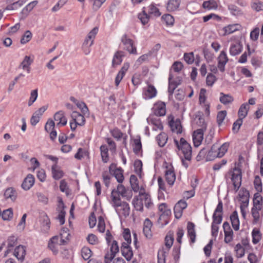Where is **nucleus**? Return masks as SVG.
<instances>
[{
  "label": "nucleus",
  "instance_id": "a18cd8bd",
  "mask_svg": "<svg viewBox=\"0 0 263 263\" xmlns=\"http://www.w3.org/2000/svg\"><path fill=\"white\" fill-rule=\"evenodd\" d=\"M220 97V101L223 104H227L231 103L233 101V97L229 95H224L223 93L221 92Z\"/></svg>",
  "mask_w": 263,
  "mask_h": 263
},
{
  "label": "nucleus",
  "instance_id": "4d7b16f0",
  "mask_svg": "<svg viewBox=\"0 0 263 263\" xmlns=\"http://www.w3.org/2000/svg\"><path fill=\"white\" fill-rule=\"evenodd\" d=\"M98 230L101 233H104L105 230V223L104 218L100 216L98 218Z\"/></svg>",
  "mask_w": 263,
  "mask_h": 263
},
{
  "label": "nucleus",
  "instance_id": "8fccbe9b",
  "mask_svg": "<svg viewBox=\"0 0 263 263\" xmlns=\"http://www.w3.org/2000/svg\"><path fill=\"white\" fill-rule=\"evenodd\" d=\"M235 251L237 258L242 257L245 255V249L240 243H238L236 245Z\"/></svg>",
  "mask_w": 263,
  "mask_h": 263
},
{
  "label": "nucleus",
  "instance_id": "ddd939ff",
  "mask_svg": "<svg viewBox=\"0 0 263 263\" xmlns=\"http://www.w3.org/2000/svg\"><path fill=\"white\" fill-rule=\"evenodd\" d=\"M34 181V176L32 174H29L24 179L22 187L24 190H29L33 185Z\"/></svg>",
  "mask_w": 263,
  "mask_h": 263
},
{
  "label": "nucleus",
  "instance_id": "ea45409f",
  "mask_svg": "<svg viewBox=\"0 0 263 263\" xmlns=\"http://www.w3.org/2000/svg\"><path fill=\"white\" fill-rule=\"evenodd\" d=\"M228 7L231 13L233 15H240L243 14L242 11L235 5H229Z\"/></svg>",
  "mask_w": 263,
  "mask_h": 263
},
{
  "label": "nucleus",
  "instance_id": "72a5a7b5",
  "mask_svg": "<svg viewBox=\"0 0 263 263\" xmlns=\"http://www.w3.org/2000/svg\"><path fill=\"white\" fill-rule=\"evenodd\" d=\"M156 140L158 145L160 147H163L167 142V136L165 133H161L157 136Z\"/></svg>",
  "mask_w": 263,
  "mask_h": 263
},
{
  "label": "nucleus",
  "instance_id": "423d86ee",
  "mask_svg": "<svg viewBox=\"0 0 263 263\" xmlns=\"http://www.w3.org/2000/svg\"><path fill=\"white\" fill-rule=\"evenodd\" d=\"M232 181L235 192L239 189L241 184V171L240 168L235 167L232 175Z\"/></svg>",
  "mask_w": 263,
  "mask_h": 263
},
{
  "label": "nucleus",
  "instance_id": "49530a36",
  "mask_svg": "<svg viewBox=\"0 0 263 263\" xmlns=\"http://www.w3.org/2000/svg\"><path fill=\"white\" fill-rule=\"evenodd\" d=\"M38 97V90L37 89L32 90L30 92V96L28 102L29 106H31L33 103L36 101Z\"/></svg>",
  "mask_w": 263,
  "mask_h": 263
},
{
  "label": "nucleus",
  "instance_id": "58836bf2",
  "mask_svg": "<svg viewBox=\"0 0 263 263\" xmlns=\"http://www.w3.org/2000/svg\"><path fill=\"white\" fill-rule=\"evenodd\" d=\"M173 77H174L173 74L170 73L168 78L169 85L168 88V92L170 96H172L173 94L175 89L178 86V84H176L174 83L173 82H171V80L173 79Z\"/></svg>",
  "mask_w": 263,
  "mask_h": 263
},
{
  "label": "nucleus",
  "instance_id": "473e14b6",
  "mask_svg": "<svg viewBox=\"0 0 263 263\" xmlns=\"http://www.w3.org/2000/svg\"><path fill=\"white\" fill-rule=\"evenodd\" d=\"M262 197L258 193H256L254 195L253 206L255 208L262 209Z\"/></svg>",
  "mask_w": 263,
  "mask_h": 263
},
{
  "label": "nucleus",
  "instance_id": "cd10ccee",
  "mask_svg": "<svg viewBox=\"0 0 263 263\" xmlns=\"http://www.w3.org/2000/svg\"><path fill=\"white\" fill-rule=\"evenodd\" d=\"M187 229L188 236L190 237L191 242H195L196 239L195 224L192 222H189L187 223Z\"/></svg>",
  "mask_w": 263,
  "mask_h": 263
},
{
  "label": "nucleus",
  "instance_id": "3c124183",
  "mask_svg": "<svg viewBox=\"0 0 263 263\" xmlns=\"http://www.w3.org/2000/svg\"><path fill=\"white\" fill-rule=\"evenodd\" d=\"M23 4V1L22 0L18 1L16 2L13 3L12 4L8 5L6 8V10H16L18 8L21 7Z\"/></svg>",
  "mask_w": 263,
  "mask_h": 263
},
{
  "label": "nucleus",
  "instance_id": "c03bdc74",
  "mask_svg": "<svg viewBox=\"0 0 263 263\" xmlns=\"http://www.w3.org/2000/svg\"><path fill=\"white\" fill-rule=\"evenodd\" d=\"M122 255L128 261L130 260L133 256V253L131 248H124L123 250H121Z\"/></svg>",
  "mask_w": 263,
  "mask_h": 263
},
{
  "label": "nucleus",
  "instance_id": "5fc2aeb1",
  "mask_svg": "<svg viewBox=\"0 0 263 263\" xmlns=\"http://www.w3.org/2000/svg\"><path fill=\"white\" fill-rule=\"evenodd\" d=\"M226 116L227 111L226 110H221L218 112L217 115V122L219 126H221Z\"/></svg>",
  "mask_w": 263,
  "mask_h": 263
},
{
  "label": "nucleus",
  "instance_id": "f03ea898",
  "mask_svg": "<svg viewBox=\"0 0 263 263\" xmlns=\"http://www.w3.org/2000/svg\"><path fill=\"white\" fill-rule=\"evenodd\" d=\"M145 199V206L149 208L153 203L151 201L150 195L146 193L144 190L141 189L139 195L135 196L132 201L133 205L136 211L142 212L143 210V203L141 202L142 199Z\"/></svg>",
  "mask_w": 263,
  "mask_h": 263
},
{
  "label": "nucleus",
  "instance_id": "412c9836",
  "mask_svg": "<svg viewBox=\"0 0 263 263\" xmlns=\"http://www.w3.org/2000/svg\"><path fill=\"white\" fill-rule=\"evenodd\" d=\"M72 121L76 122V124L80 126H83L85 124V119L83 115L77 111H73L71 114Z\"/></svg>",
  "mask_w": 263,
  "mask_h": 263
},
{
  "label": "nucleus",
  "instance_id": "79ce46f5",
  "mask_svg": "<svg viewBox=\"0 0 263 263\" xmlns=\"http://www.w3.org/2000/svg\"><path fill=\"white\" fill-rule=\"evenodd\" d=\"M13 210L12 208L4 210L2 213V218L4 220H10L13 217Z\"/></svg>",
  "mask_w": 263,
  "mask_h": 263
},
{
  "label": "nucleus",
  "instance_id": "603ef678",
  "mask_svg": "<svg viewBox=\"0 0 263 263\" xmlns=\"http://www.w3.org/2000/svg\"><path fill=\"white\" fill-rule=\"evenodd\" d=\"M106 0H89L92 4V9L96 11L98 10Z\"/></svg>",
  "mask_w": 263,
  "mask_h": 263
},
{
  "label": "nucleus",
  "instance_id": "6e6552de",
  "mask_svg": "<svg viewBox=\"0 0 263 263\" xmlns=\"http://www.w3.org/2000/svg\"><path fill=\"white\" fill-rule=\"evenodd\" d=\"M121 41L125 46V49L130 54H137L136 47L134 46L133 41L127 37L126 34H124L121 38Z\"/></svg>",
  "mask_w": 263,
  "mask_h": 263
},
{
  "label": "nucleus",
  "instance_id": "9b49d317",
  "mask_svg": "<svg viewBox=\"0 0 263 263\" xmlns=\"http://www.w3.org/2000/svg\"><path fill=\"white\" fill-rule=\"evenodd\" d=\"M110 253H108L105 256V260H108L111 261L115 257L116 254L119 252V248L118 242L116 240H114L110 247Z\"/></svg>",
  "mask_w": 263,
  "mask_h": 263
},
{
  "label": "nucleus",
  "instance_id": "c9c22d12",
  "mask_svg": "<svg viewBox=\"0 0 263 263\" xmlns=\"http://www.w3.org/2000/svg\"><path fill=\"white\" fill-rule=\"evenodd\" d=\"M57 165L54 164L52 166L51 171L53 178L55 180H59L63 176V173L62 171L57 169Z\"/></svg>",
  "mask_w": 263,
  "mask_h": 263
},
{
  "label": "nucleus",
  "instance_id": "dca6fc26",
  "mask_svg": "<svg viewBox=\"0 0 263 263\" xmlns=\"http://www.w3.org/2000/svg\"><path fill=\"white\" fill-rule=\"evenodd\" d=\"M243 49L242 45L240 42H236L232 44L230 47V54L232 56H235L240 53Z\"/></svg>",
  "mask_w": 263,
  "mask_h": 263
},
{
  "label": "nucleus",
  "instance_id": "09e8293b",
  "mask_svg": "<svg viewBox=\"0 0 263 263\" xmlns=\"http://www.w3.org/2000/svg\"><path fill=\"white\" fill-rule=\"evenodd\" d=\"M81 255L85 260L88 259L92 255L91 250L88 247H83L81 250Z\"/></svg>",
  "mask_w": 263,
  "mask_h": 263
},
{
  "label": "nucleus",
  "instance_id": "69168bd1",
  "mask_svg": "<svg viewBox=\"0 0 263 263\" xmlns=\"http://www.w3.org/2000/svg\"><path fill=\"white\" fill-rule=\"evenodd\" d=\"M259 29L258 27L255 28L250 33V38L253 41H256L259 36Z\"/></svg>",
  "mask_w": 263,
  "mask_h": 263
},
{
  "label": "nucleus",
  "instance_id": "c85d7f7f",
  "mask_svg": "<svg viewBox=\"0 0 263 263\" xmlns=\"http://www.w3.org/2000/svg\"><path fill=\"white\" fill-rule=\"evenodd\" d=\"M54 119L56 121H58L57 125L61 124L63 126L67 124V120L64 116L63 111H59L57 112L54 116Z\"/></svg>",
  "mask_w": 263,
  "mask_h": 263
},
{
  "label": "nucleus",
  "instance_id": "6e6d98bb",
  "mask_svg": "<svg viewBox=\"0 0 263 263\" xmlns=\"http://www.w3.org/2000/svg\"><path fill=\"white\" fill-rule=\"evenodd\" d=\"M102 176L104 184L107 187H108L110 184V180L111 177L110 173L107 171H105L103 172Z\"/></svg>",
  "mask_w": 263,
  "mask_h": 263
},
{
  "label": "nucleus",
  "instance_id": "bb28decb",
  "mask_svg": "<svg viewBox=\"0 0 263 263\" xmlns=\"http://www.w3.org/2000/svg\"><path fill=\"white\" fill-rule=\"evenodd\" d=\"M230 220L234 230L238 231L239 229V220L237 212L236 211L233 212L231 215Z\"/></svg>",
  "mask_w": 263,
  "mask_h": 263
},
{
  "label": "nucleus",
  "instance_id": "a878e982",
  "mask_svg": "<svg viewBox=\"0 0 263 263\" xmlns=\"http://www.w3.org/2000/svg\"><path fill=\"white\" fill-rule=\"evenodd\" d=\"M129 181H130L131 187L134 192H135V193H137L138 192H140V191L141 189L144 190V189H142V187L140 189L139 185L138 180L137 179V177L135 175H132L130 176Z\"/></svg>",
  "mask_w": 263,
  "mask_h": 263
},
{
  "label": "nucleus",
  "instance_id": "1a4fd4ad",
  "mask_svg": "<svg viewBox=\"0 0 263 263\" xmlns=\"http://www.w3.org/2000/svg\"><path fill=\"white\" fill-rule=\"evenodd\" d=\"M143 97L145 99H149L155 97L157 95V90L155 87L148 85L143 89Z\"/></svg>",
  "mask_w": 263,
  "mask_h": 263
},
{
  "label": "nucleus",
  "instance_id": "7ed1b4c3",
  "mask_svg": "<svg viewBox=\"0 0 263 263\" xmlns=\"http://www.w3.org/2000/svg\"><path fill=\"white\" fill-rule=\"evenodd\" d=\"M175 144L179 151H181L186 160L190 161L192 158V147L183 138L179 141L174 140Z\"/></svg>",
  "mask_w": 263,
  "mask_h": 263
},
{
  "label": "nucleus",
  "instance_id": "37998d69",
  "mask_svg": "<svg viewBox=\"0 0 263 263\" xmlns=\"http://www.w3.org/2000/svg\"><path fill=\"white\" fill-rule=\"evenodd\" d=\"M248 109L249 105L247 104H242L240 107L238 112L239 118H241L243 120V119L247 115Z\"/></svg>",
  "mask_w": 263,
  "mask_h": 263
},
{
  "label": "nucleus",
  "instance_id": "f704fd0d",
  "mask_svg": "<svg viewBox=\"0 0 263 263\" xmlns=\"http://www.w3.org/2000/svg\"><path fill=\"white\" fill-rule=\"evenodd\" d=\"M252 242L254 244H257L261 240V234L260 231L256 228H254L252 232Z\"/></svg>",
  "mask_w": 263,
  "mask_h": 263
},
{
  "label": "nucleus",
  "instance_id": "e2e57ef3",
  "mask_svg": "<svg viewBox=\"0 0 263 263\" xmlns=\"http://www.w3.org/2000/svg\"><path fill=\"white\" fill-rule=\"evenodd\" d=\"M216 81V77L212 74L209 73L206 77V83L209 86H212Z\"/></svg>",
  "mask_w": 263,
  "mask_h": 263
},
{
  "label": "nucleus",
  "instance_id": "4468645a",
  "mask_svg": "<svg viewBox=\"0 0 263 263\" xmlns=\"http://www.w3.org/2000/svg\"><path fill=\"white\" fill-rule=\"evenodd\" d=\"M13 255L18 260L23 261L26 255L25 247L22 245L16 247L14 249Z\"/></svg>",
  "mask_w": 263,
  "mask_h": 263
},
{
  "label": "nucleus",
  "instance_id": "39448f33",
  "mask_svg": "<svg viewBox=\"0 0 263 263\" xmlns=\"http://www.w3.org/2000/svg\"><path fill=\"white\" fill-rule=\"evenodd\" d=\"M228 147L229 144L227 143H223L220 147H218L216 145H213L211 147L210 151H209V156H211L214 153H216L215 157L221 158L223 156L225 153L227 152Z\"/></svg>",
  "mask_w": 263,
  "mask_h": 263
},
{
  "label": "nucleus",
  "instance_id": "2f4dec72",
  "mask_svg": "<svg viewBox=\"0 0 263 263\" xmlns=\"http://www.w3.org/2000/svg\"><path fill=\"white\" fill-rule=\"evenodd\" d=\"M202 7L208 10H216L217 9L218 5L215 0H209L203 3Z\"/></svg>",
  "mask_w": 263,
  "mask_h": 263
},
{
  "label": "nucleus",
  "instance_id": "6ab92c4d",
  "mask_svg": "<svg viewBox=\"0 0 263 263\" xmlns=\"http://www.w3.org/2000/svg\"><path fill=\"white\" fill-rule=\"evenodd\" d=\"M159 210L162 212V214L160 215L158 219V222L162 219L164 218L165 217H168L171 215V211L169 209L166 203H163L159 205Z\"/></svg>",
  "mask_w": 263,
  "mask_h": 263
},
{
  "label": "nucleus",
  "instance_id": "7c9ffc66",
  "mask_svg": "<svg viewBox=\"0 0 263 263\" xmlns=\"http://www.w3.org/2000/svg\"><path fill=\"white\" fill-rule=\"evenodd\" d=\"M17 194L15 190L12 187H9L6 190L4 193V197L6 199H10L14 201L16 198Z\"/></svg>",
  "mask_w": 263,
  "mask_h": 263
},
{
  "label": "nucleus",
  "instance_id": "a19ab883",
  "mask_svg": "<svg viewBox=\"0 0 263 263\" xmlns=\"http://www.w3.org/2000/svg\"><path fill=\"white\" fill-rule=\"evenodd\" d=\"M261 210L260 208L252 207L251 209V214L253 217V223H257L260 218L259 211Z\"/></svg>",
  "mask_w": 263,
  "mask_h": 263
},
{
  "label": "nucleus",
  "instance_id": "20e7f679",
  "mask_svg": "<svg viewBox=\"0 0 263 263\" xmlns=\"http://www.w3.org/2000/svg\"><path fill=\"white\" fill-rule=\"evenodd\" d=\"M198 121L201 128L194 131L193 134V141L196 147L201 144L203 139L204 132L206 128L204 119L201 117H199Z\"/></svg>",
  "mask_w": 263,
  "mask_h": 263
},
{
  "label": "nucleus",
  "instance_id": "e433bc0d",
  "mask_svg": "<svg viewBox=\"0 0 263 263\" xmlns=\"http://www.w3.org/2000/svg\"><path fill=\"white\" fill-rule=\"evenodd\" d=\"M240 26L238 24L229 25L224 28V35L230 34L238 30Z\"/></svg>",
  "mask_w": 263,
  "mask_h": 263
},
{
  "label": "nucleus",
  "instance_id": "5701e85b",
  "mask_svg": "<svg viewBox=\"0 0 263 263\" xmlns=\"http://www.w3.org/2000/svg\"><path fill=\"white\" fill-rule=\"evenodd\" d=\"M147 121L148 123H151L152 125H153L154 127H153V130H157L158 129L162 130L163 129V125L160 121V119L157 117H151L147 119Z\"/></svg>",
  "mask_w": 263,
  "mask_h": 263
},
{
  "label": "nucleus",
  "instance_id": "f257e3e1",
  "mask_svg": "<svg viewBox=\"0 0 263 263\" xmlns=\"http://www.w3.org/2000/svg\"><path fill=\"white\" fill-rule=\"evenodd\" d=\"M110 197L112 206L118 215L125 218L128 216L130 213V206L128 203L125 201L122 202L120 197L115 191H111Z\"/></svg>",
  "mask_w": 263,
  "mask_h": 263
},
{
  "label": "nucleus",
  "instance_id": "f8f14e48",
  "mask_svg": "<svg viewBox=\"0 0 263 263\" xmlns=\"http://www.w3.org/2000/svg\"><path fill=\"white\" fill-rule=\"evenodd\" d=\"M54 122L52 120H48L45 126V129L49 133L50 138L52 140H54L57 135V132L54 130Z\"/></svg>",
  "mask_w": 263,
  "mask_h": 263
},
{
  "label": "nucleus",
  "instance_id": "0e129e2a",
  "mask_svg": "<svg viewBox=\"0 0 263 263\" xmlns=\"http://www.w3.org/2000/svg\"><path fill=\"white\" fill-rule=\"evenodd\" d=\"M148 13L154 14L155 16H159L161 15L159 9L154 5L151 4L148 7Z\"/></svg>",
  "mask_w": 263,
  "mask_h": 263
},
{
  "label": "nucleus",
  "instance_id": "2eb2a0df",
  "mask_svg": "<svg viewBox=\"0 0 263 263\" xmlns=\"http://www.w3.org/2000/svg\"><path fill=\"white\" fill-rule=\"evenodd\" d=\"M165 176L168 184L172 186L176 180V175L172 167H167L165 172Z\"/></svg>",
  "mask_w": 263,
  "mask_h": 263
},
{
  "label": "nucleus",
  "instance_id": "393cba45",
  "mask_svg": "<svg viewBox=\"0 0 263 263\" xmlns=\"http://www.w3.org/2000/svg\"><path fill=\"white\" fill-rule=\"evenodd\" d=\"M154 114L156 116H163L166 114L165 104L163 102L155 105Z\"/></svg>",
  "mask_w": 263,
  "mask_h": 263
},
{
  "label": "nucleus",
  "instance_id": "680f3d73",
  "mask_svg": "<svg viewBox=\"0 0 263 263\" xmlns=\"http://www.w3.org/2000/svg\"><path fill=\"white\" fill-rule=\"evenodd\" d=\"M135 172L138 174H141L142 170V163L140 160H136L134 164Z\"/></svg>",
  "mask_w": 263,
  "mask_h": 263
},
{
  "label": "nucleus",
  "instance_id": "de8ad7c7",
  "mask_svg": "<svg viewBox=\"0 0 263 263\" xmlns=\"http://www.w3.org/2000/svg\"><path fill=\"white\" fill-rule=\"evenodd\" d=\"M251 7L257 12L263 10V3L258 0H254L252 3Z\"/></svg>",
  "mask_w": 263,
  "mask_h": 263
},
{
  "label": "nucleus",
  "instance_id": "338daca9",
  "mask_svg": "<svg viewBox=\"0 0 263 263\" xmlns=\"http://www.w3.org/2000/svg\"><path fill=\"white\" fill-rule=\"evenodd\" d=\"M87 240L91 245H94L98 243V239L97 237L93 234H89L87 237Z\"/></svg>",
  "mask_w": 263,
  "mask_h": 263
},
{
  "label": "nucleus",
  "instance_id": "f3484780",
  "mask_svg": "<svg viewBox=\"0 0 263 263\" xmlns=\"http://www.w3.org/2000/svg\"><path fill=\"white\" fill-rule=\"evenodd\" d=\"M33 62V59L31 58L30 56L26 55L23 61L21 62L19 67L22 68L23 70H27L28 73L30 72V66Z\"/></svg>",
  "mask_w": 263,
  "mask_h": 263
},
{
  "label": "nucleus",
  "instance_id": "0eeeda50",
  "mask_svg": "<svg viewBox=\"0 0 263 263\" xmlns=\"http://www.w3.org/2000/svg\"><path fill=\"white\" fill-rule=\"evenodd\" d=\"M112 191H115L119 197L121 195L127 200H130L133 196L132 191L126 189L124 185L121 184L118 185L117 189H114Z\"/></svg>",
  "mask_w": 263,
  "mask_h": 263
},
{
  "label": "nucleus",
  "instance_id": "864d4df0",
  "mask_svg": "<svg viewBox=\"0 0 263 263\" xmlns=\"http://www.w3.org/2000/svg\"><path fill=\"white\" fill-rule=\"evenodd\" d=\"M98 28L95 27L88 34L87 36L86 37L90 40L89 46H92V44H93V41L96 37V34L98 33Z\"/></svg>",
  "mask_w": 263,
  "mask_h": 263
},
{
  "label": "nucleus",
  "instance_id": "4be33fe9",
  "mask_svg": "<svg viewBox=\"0 0 263 263\" xmlns=\"http://www.w3.org/2000/svg\"><path fill=\"white\" fill-rule=\"evenodd\" d=\"M152 227V222L148 219L146 218L143 223V231L144 235L147 238H151L152 236L151 228Z\"/></svg>",
  "mask_w": 263,
  "mask_h": 263
},
{
  "label": "nucleus",
  "instance_id": "b1692460",
  "mask_svg": "<svg viewBox=\"0 0 263 263\" xmlns=\"http://www.w3.org/2000/svg\"><path fill=\"white\" fill-rule=\"evenodd\" d=\"M170 126L173 132L177 134H180L182 132V126L180 121L177 119L174 121L173 120L170 122Z\"/></svg>",
  "mask_w": 263,
  "mask_h": 263
},
{
  "label": "nucleus",
  "instance_id": "13d9d810",
  "mask_svg": "<svg viewBox=\"0 0 263 263\" xmlns=\"http://www.w3.org/2000/svg\"><path fill=\"white\" fill-rule=\"evenodd\" d=\"M32 38V33L29 30L25 31L24 35L21 40V43L22 44H25L28 42Z\"/></svg>",
  "mask_w": 263,
  "mask_h": 263
},
{
  "label": "nucleus",
  "instance_id": "052dcab7",
  "mask_svg": "<svg viewBox=\"0 0 263 263\" xmlns=\"http://www.w3.org/2000/svg\"><path fill=\"white\" fill-rule=\"evenodd\" d=\"M162 18L166 23L167 25L172 26L174 23V18L173 16L170 14H164L162 16Z\"/></svg>",
  "mask_w": 263,
  "mask_h": 263
},
{
  "label": "nucleus",
  "instance_id": "bf43d9fd",
  "mask_svg": "<svg viewBox=\"0 0 263 263\" xmlns=\"http://www.w3.org/2000/svg\"><path fill=\"white\" fill-rule=\"evenodd\" d=\"M138 18L140 20L143 25H145L148 22L149 16L144 11H143L142 13L139 14Z\"/></svg>",
  "mask_w": 263,
  "mask_h": 263
},
{
  "label": "nucleus",
  "instance_id": "a211bd4d",
  "mask_svg": "<svg viewBox=\"0 0 263 263\" xmlns=\"http://www.w3.org/2000/svg\"><path fill=\"white\" fill-rule=\"evenodd\" d=\"M114 166V164H112L109 166V172L111 173L114 172V175L116 178L117 181L119 183H122L124 180V176L123 174V170L121 168H117L114 171L112 170V167Z\"/></svg>",
  "mask_w": 263,
  "mask_h": 263
},
{
  "label": "nucleus",
  "instance_id": "4c0bfd02",
  "mask_svg": "<svg viewBox=\"0 0 263 263\" xmlns=\"http://www.w3.org/2000/svg\"><path fill=\"white\" fill-rule=\"evenodd\" d=\"M101 155L102 161L106 163L108 161V148L106 145H103L100 147Z\"/></svg>",
  "mask_w": 263,
  "mask_h": 263
},
{
  "label": "nucleus",
  "instance_id": "9d476101",
  "mask_svg": "<svg viewBox=\"0 0 263 263\" xmlns=\"http://www.w3.org/2000/svg\"><path fill=\"white\" fill-rule=\"evenodd\" d=\"M229 61L227 53L224 51H221L218 57V68L220 71L223 72L225 70V65Z\"/></svg>",
  "mask_w": 263,
  "mask_h": 263
},
{
  "label": "nucleus",
  "instance_id": "c756f323",
  "mask_svg": "<svg viewBox=\"0 0 263 263\" xmlns=\"http://www.w3.org/2000/svg\"><path fill=\"white\" fill-rule=\"evenodd\" d=\"M180 2V0H169L166 6L167 11L172 12L177 10L179 8Z\"/></svg>",
  "mask_w": 263,
  "mask_h": 263
},
{
  "label": "nucleus",
  "instance_id": "774afa93",
  "mask_svg": "<svg viewBox=\"0 0 263 263\" xmlns=\"http://www.w3.org/2000/svg\"><path fill=\"white\" fill-rule=\"evenodd\" d=\"M222 220V214H215V213L213 214V222L212 223H214L215 224H220Z\"/></svg>",
  "mask_w": 263,
  "mask_h": 263
},
{
  "label": "nucleus",
  "instance_id": "aec40b11",
  "mask_svg": "<svg viewBox=\"0 0 263 263\" xmlns=\"http://www.w3.org/2000/svg\"><path fill=\"white\" fill-rule=\"evenodd\" d=\"M125 54L124 52L121 51H117L114 57L112 60V66L116 67L118 65H119L122 62V58L124 57Z\"/></svg>",
  "mask_w": 263,
  "mask_h": 263
}]
</instances>
